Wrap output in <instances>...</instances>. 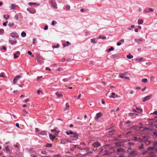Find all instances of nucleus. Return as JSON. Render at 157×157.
<instances>
[{
	"instance_id": "nucleus-16",
	"label": "nucleus",
	"mask_w": 157,
	"mask_h": 157,
	"mask_svg": "<svg viewBox=\"0 0 157 157\" xmlns=\"http://www.w3.org/2000/svg\"><path fill=\"white\" fill-rule=\"evenodd\" d=\"M135 41L137 43H139V41H141L142 42H143V38H139V39H134Z\"/></svg>"
},
{
	"instance_id": "nucleus-19",
	"label": "nucleus",
	"mask_w": 157,
	"mask_h": 157,
	"mask_svg": "<svg viewBox=\"0 0 157 157\" xmlns=\"http://www.w3.org/2000/svg\"><path fill=\"white\" fill-rule=\"evenodd\" d=\"M66 44H65L64 43L63 44V47H66V46H69V45H70L71 44V43H70L68 41H67L66 42Z\"/></svg>"
},
{
	"instance_id": "nucleus-34",
	"label": "nucleus",
	"mask_w": 157,
	"mask_h": 157,
	"mask_svg": "<svg viewBox=\"0 0 157 157\" xmlns=\"http://www.w3.org/2000/svg\"><path fill=\"white\" fill-rule=\"evenodd\" d=\"M15 5L13 4H11L10 6V9L11 10H14L15 9Z\"/></svg>"
},
{
	"instance_id": "nucleus-59",
	"label": "nucleus",
	"mask_w": 157,
	"mask_h": 157,
	"mask_svg": "<svg viewBox=\"0 0 157 157\" xmlns=\"http://www.w3.org/2000/svg\"><path fill=\"white\" fill-rule=\"evenodd\" d=\"M66 7L67 9L68 10H69L70 9V6L69 5H67Z\"/></svg>"
},
{
	"instance_id": "nucleus-7",
	"label": "nucleus",
	"mask_w": 157,
	"mask_h": 157,
	"mask_svg": "<svg viewBox=\"0 0 157 157\" xmlns=\"http://www.w3.org/2000/svg\"><path fill=\"white\" fill-rule=\"evenodd\" d=\"M119 77L122 78H125L126 79H129V77L126 76L125 75L122 74L119 75Z\"/></svg>"
},
{
	"instance_id": "nucleus-25",
	"label": "nucleus",
	"mask_w": 157,
	"mask_h": 157,
	"mask_svg": "<svg viewBox=\"0 0 157 157\" xmlns=\"http://www.w3.org/2000/svg\"><path fill=\"white\" fill-rule=\"evenodd\" d=\"M51 132H52L53 131L55 132L56 133H57V134H56V135L57 134H58L59 132V131L57 130L56 128H55L54 129H52L51 130Z\"/></svg>"
},
{
	"instance_id": "nucleus-18",
	"label": "nucleus",
	"mask_w": 157,
	"mask_h": 157,
	"mask_svg": "<svg viewBox=\"0 0 157 157\" xmlns=\"http://www.w3.org/2000/svg\"><path fill=\"white\" fill-rule=\"evenodd\" d=\"M28 4L29 5V6H31L32 5H35L37 6H39L40 5V3H37L35 2H29L28 3Z\"/></svg>"
},
{
	"instance_id": "nucleus-27",
	"label": "nucleus",
	"mask_w": 157,
	"mask_h": 157,
	"mask_svg": "<svg viewBox=\"0 0 157 157\" xmlns=\"http://www.w3.org/2000/svg\"><path fill=\"white\" fill-rule=\"evenodd\" d=\"M21 35L22 37H24L26 36V33L25 32L23 31L21 33Z\"/></svg>"
},
{
	"instance_id": "nucleus-42",
	"label": "nucleus",
	"mask_w": 157,
	"mask_h": 157,
	"mask_svg": "<svg viewBox=\"0 0 157 157\" xmlns=\"http://www.w3.org/2000/svg\"><path fill=\"white\" fill-rule=\"evenodd\" d=\"M82 150H84L86 151H89L90 148L89 147H86V148H84L83 149L82 148Z\"/></svg>"
},
{
	"instance_id": "nucleus-48",
	"label": "nucleus",
	"mask_w": 157,
	"mask_h": 157,
	"mask_svg": "<svg viewBox=\"0 0 157 157\" xmlns=\"http://www.w3.org/2000/svg\"><path fill=\"white\" fill-rule=\"evenodd\" d=\"M40 93L41 94H42V91H41V90H37V94H40Z\"/></svg>"
},
{
	"instance_id": "nucleus-47",
	"label": "nucleus",
	"mask_w": 157,
	"mask_h": 157,
	"mask_svg": "<svg viewBox=\"0 0 157 157\" xmlns=\"http://www.w3.org/2000/svg\"><path fill=\"white\" fill-rule=\"evenodd\" d=\"M147 153H148V151H145L143 152H142L141 153V154L142 155H146Z\"/></svg>"
},
{
	"instance_id": "nucleus-38",
	"label": "nucleus",
	"mask_w": 157,
	"mask_h": 157,
	"mask_svg": "<svg viewBox=\"0 0 157 157\" xmlns=\"http://www.w3.org/2000/svg\"><path fill=\"white\" fill-rule=\"evenodd\" d=\"M139 149H142L144 148V145L143 144H141L140 146L139 147Z\"/></svg>"
},
{
	"instance_id": "nucleus-60",
	"label": "nucleus",
	"mask_w": 157,
	"mask_h": 157,
	"mask_svg": "<svg viewBox=\"0 0 157 157\" xmlns=\"http://www.w3.org/2000/svg\"><path fill=\"white\" fill-rule=\"evenodd\" d=\"M49 3L52 6V5L53 4V2L52 0H51V1H49Z\"/></svg>"
},
{
	"instance_id": "nucleus-29",
	"label": "nucleus",
	"mask_w": 157,
	"mask_h": 157,
	"mask_svg": "<svg viewBox=\"0 0 157 157\" xmlns=\"http://www.w3.org/2000/svg\"><path fill=\"white\" fill-rule=\"evenodd\" d=\"M143 21L142 20H139L138 21V24L141 25L143 23Z\"/></svg>"
},
{
	"instance_id": "nucleus-63",
	"label": "nucleus",
	"mask_w": 157,
	"mask_h": 157,
	"mask_svg": "<svg viewBox=\"0 0 157 157\" xmlns=\"http://www.w3.org/2000/svg\"><path fill=\"white\" fill-rule=\"evenodd\" d=\"M48 25H47L46 26H45L44 29L45 30H47L48 29Z\"/></svg>"
},
{
	"instance_id": "nucleus-52",
	"label": "nucleus",
	"mask_w": 157,
	"mask_h": 157,
	"mask_svg": "<svg viewBox=\"0 0 157 157\" xmlns=\"http://www.w3.org/2000/svg\"><path fill=\"white\" fill-rule=\"evenodd\" d=\"M16 55V53L14 54V58L15 59H16L18 57V56Z\"/></svg>"
},
{
	"instance_id": "nucleus-2",
	"label": "nucleus",
	"mask_w": 157,
	"mask_h": 157,
	"mask_svg": "<svg viewBox=\"0 0 157 157\" xmlns=\"http://www.w3.org/2000/svg\"><path fill=\"white\" fill-rule=\"evenodd\" d=\"M101 144L98 141L94 142L92 144V146L95 147H97L100 146Z\"/></svg>"
},
{
	"instance_id": "nucleus-17",
	"label": "nucleus",
	"mask_w": 157,
	"mask_h": 157,
	"mask_svg": "<svg viewBox=\"0 0 157 157\" xmlns=\"http://www.w3.org/2000/svg\"><path fill=\"white\" fill-rule=\"evenodd\" d=\"M153 145L155 147V151L157 152V141L154 142L153 143Z\"/></svg>"
},
{
	"instance_id": "nucleus-21",
	"label": "nucleus",
	"mask_w": 157,
	"mask_h": 157,
	"mask_svg": "<svg viewBox=\"0 0 157 157\" xmlns=\"http://www.w3.org/2000/svg\"><path fill=\"white\" fill-rule=\"evenodd\" d=\"M73 148H77L78 149H80L82 150V148L81 147H79V146L78 145H73Z\"/></svg>"
},
{
	"instance_id": "nucleus-33",
	"label": "nucleus",
	"mask_w": 157,
	"mask_h": 157,
	"mask_svg": "<svg viewBox=\"0 0 157 157\" xmlns=\"http://www.w3.org/2000/svg\"><path fill=\"white\" fill-rule=\"evenodd\" d=\"M9 16L8 14L4 15V18L6 19L7 20L9 18Z\"/></svg>"
},
{
	"instance_id": "nucleus-37",
	"label": "nucleus",
	"mask_w": 157,
	"mask_h": 157,
	"mask_svg": "<svg viewBox=\"0 0 157 157\" xmlns=\"http://www.w3.org/2000/svg\"><path fill=\"white\" fill-rule=\"evenodd\" d=\"M45 146L47 147H51L52 146V145L51 144H47Z\"/></svg>"
},
{
	"instance_id": "nucleus-30",
	"label": "nucleus",
	"mask_w": 157,
	"mask_h": 157,
	"mask_svg": "<svg viewBox=\"0 0 157 157\" xmlns=\"http://www.w3.org/2000/svg\"><path fill=\"white\" fill-rule=\"evenodd\" d=\"M66 133L67 135H69V134H72L73 133H74V132L72 131H70L69 132L68 131H67L66 132Z\"/></svg>"
},
{
	"instance_id": "nucleus-56",
	"label": "nucleus",
	"mask_w": 157,
	"mask_h": 157,
	"mask_svg": "<svg viewBox=\"0 0 157 157\" xmlns=\"http://www.w3.org/2000/svg\"><path fill=\"white\" fill-rule=\"evenodd\" d=\"M13 146L17 148V149L18 150L19 147L17 145V144H14L13 145Z\"/></svg>"
},
{
	"instance_id": "nucleus-54",
	"label": "nucleus",
	"mask_w": 157,
	"mask_h": 157,
	"mask_svg": "<svg viewBox=\"0 0 157 157\" xmlns=\"http://www.w3.org/2000/svg\"><path fill=\"white\" fill-rule=\"evenodd\" d=\"M148 9L149 10V11H150V12H153L154 11V9L152 8H149Z\"/></svg>"
},
{
	"instance_id": "nucleus-57",
	"label": "nucleus",
	"mask_w": 157,
	"mask_h": 157,
	"mask_svg": "<svg viewBox=\"0 0 157 157\" xmlns=\"http://www.w3.org/2000/svg\"><path fill=\"white\" fill-rule=\"evenodd\" d=\"M60 156V155L59 154H57V155H54L53 156L51 157H59Z\"/></svg>"
},
{
	"instance_id": "nucleus-43",
	"label": "nucleus",
	"mask_w": 157,
	"mask_h": 157,
	"mask_svg": "<svg viewBox=\"0 0 157 157\" xmlns=\"http://www.w3.org/2000/svg\"><path fill=\"white\" fill-rule=\"evenodd\" d=\"M59 46V44H57V45H53L52 46V47L53 48H58Z\"/></svg>"
},
{
	"instance_id": "nucleus-28",
	"label": "nucleus",
	"mask_w": 157,
	"mask_h": 157,
	"mask_svg": "<svg viewBox=\"0 0 157 157\" xmlns=\"http://www.w3.org/2000/svg\"><path fill=\"white\" fill-rule=\"evenodd\" d=\"M69 107V105L68 103H66V107L65 109L64 110V111L67 110Z\"/></svg>"
},
{
	"instance_id": "nucleus-51",
	"label": "nucleus",
	"mask_w": 157,
	"mask_h": 157,
	"mask_svg": "<svg viewBox=\"0 0 157 157\" xmlns=\"http://www.w3.org/2000/svg\"><path fill=\"white\" fill-rule=\"evenodd\" d=\"M106 38V37L105 36H99V39L101 38L103 39H105Z\"/></svg>"
},
{
	"instance_id": "nucleus-13",
	"label": "nucleus",
	"mask_w": 157,
	"mask_h": 157,
	"mask_svg": "<svg viewBox=\"0 0 157 157\" xmlns=\"http://www.w3.org/2000/svg\"><path fill=\"white\" fill-rule=\"evenodd\" d=\"M115 130L113 129L108 130L107 132L109 133L110 135L113 134L115 132Z\"/></svg>"
},
{
	"instance_id": "nucleus-4",
	"label": "nucleus",
	"mask_w": 157,
	"mask_h": 157,
	"mask_svg": "<svg viewBox=\"0 0 157 157\" xmlns=\"http://www.w3.org/2000/svg\"><path fill=\"white\" fill-rule=\"evenodd\" d=\"M152 96V95H149L146 96L144 98L143 101V102H145L147 100H150L151 99Z\"/></svg>"
},
{
	"instance_id": "nucleus-61",
	"label": "nucleus",
	"mask_w": 157,
	"mask_h": 157,
	"mask_svg": "<svg viewBox=\"0 0 157 157\" xmlns=\"http://www.w3.org/2000/svg\"><path fill=\"white\" fill-rule=\"evenodd\" d=\"M14 18L17 20L18 19V15H15V16L14 17Z\"/></svg>"
},
{
	"instance_id": "nucleus-55",
	"label": "nucleus",
	"mask_w": 157,
	"mask_h": 157,
	"mask_svg": "<svg viewBox=\"0 0 157 157\" xmlns=\"http://www.w3.org/2000/svg\"><path fill=\"white\" fill-rule=\"evenodd\" d=\"M41 153L42 154H44V155H46L47 154L46 152L45 151H41Z\"/></svg>"
},
{
	"instance_id": "nucleus-11",
	"label": "nucleus",
	"mask_w": 157,
	"mask_h": 157,
	"mask_svg": "<svg viewBox=\"0 0 157 157\" xmlns=\"http://www.w3.org/2000/svg\"><path fill=\"white\" fill-rule=\"evenodd\" d=\"M72 135H73V137L74 138H75L74 139H73V140H77V139H78V134L74 132V133L72 134Z\"/></svg>"
},
{
	"instance_id": "nucleus-3",
	"label": "nucleus",
	"mask_w": 157,
	"mask_h": 157,
	"mask_svg": "<svg viewBox=\"0 0 157 157\" xmlns=\"http://www.w3.org/2000/svg\"><path fill=\"white\" fill-rule=\"evenodd\" d=\"M21 76L20 75L16 76L14 78L13 80V84H15L17 82L18 79L21 78Z\"/></svg>"
},
{
	"instance_id": "nucleus-58",
	"label": "nucleus",
	"mask_w": 157,
	"mask_h": 157,
	"mask_svg": "<svg viewBox=\"0 0 157 157\" xmlns=\"http://www.w3.org/2000/svg\"><path fill=\"white\" fill-rule=\"evenodd\" d=\"M52 6L55 9H57V7L56 6V5L53 4L52 5Z\"/></svg>"
},
{
	"instance_id": "nucleus-41",
	"label": "nucleus",
	"mask_w": 157,
	"mask_h": 157,
	"mask_svg": "<svg viewBox=\"0 0 157 157\" xmlns=\"http://www.w3.org/2000/svg\"><path fill=\"white\" fill-rule=\"evenodd\" d=\"M111 94H112V95L110 96V97L112 98H115L114 96L115 95V93L113 92H112V93Z\"/></svg>"
},
{
	"instance_id": "nucleus-53",
	"label": "nucleus",
	"mask_w": 157,
	"mask_h": 157,
	"mask_svg": "<svg viewBox=\"0 0 157 157\" xmlns=\"http://www.w3.org/2000/svg\"><path fill=\"white\" fill-rule=\"evenodd\" d=\"M23 115L24 116H25V115H24V113H27V111H26V110H23Z\"/></svg>"
},
{
	"instance_id": "nucleus-46",
	"label": "nucleus",
	"mask_w": 157,
	"mask_h": 157,
	"mask_svg": "<svg viewBox=\"0 0 157 157\" xmlns=\"http://www.w3.org/2000/svg\"><path fill=\"white\" fill-rule=\"evenodd\" d=\"M5 149L7 152H9L10 151L9 147L8 146H6L5 147Z\"/></svg>"
},
{
	"instance_id": "nucleus-26",
	"label": "nucleus",
	"mask_w": 157,
	"mask_h": 157,
	"mask_svg": "<svg viewBox=\"0 0 157 157\" xmlns=\"http://www.w3.org/2000/svg\"><path fill=\"white\" fill-rule=\"evenodd\" d=\"M133 57V56L131 55L130 54H129L127 56V58L128 59H131Z\"/></svg>"
},
{
	"instance_id": "nucleus-45",
	"label": "nucleus",
	"mask_w": 157,
	"mask_h": 157,
	"mask_svg": "<svg viewBox=\"0 0 157 157\" xmlns=\"http://www.w3.org/2000/svg\"><path fill=\"white\" fill-rule=\"evenodd\" d=\"M57 23V22L55 21H52V25H55Z\"/></svg>"
},
{
	"instance_id": "nucleus-49",
	"label": "nucleus",
	"mask_w": 157,
	"mask_h": 157,
	"mask_svg": "<svg viewBox=\"0 0 157 157\" xmlns=\"http://www.w3.org/2000/svg\"><path fill=\"white\" fill-rule=\"evenodd\" d=\"M36 11L35 10H34L33 11H31L30 12V13H32V14H34V13H36Z\"/></svg>"
},
{
	"instance_id": "nucleus-6",
	"label": "nucleus",
	"mask_w": 157,
	"mask_h": 157,
	"mask_svg": "<svg viewBox=\"0 0 157 157\" xmlns=\"http://www.w3.org/2000/svg\"><path fill=\"white\" fill-rule=\"evenodd\" d=\"M130 155L135 156L138 155V152L136 151L133 150L130 153Z\"/></svg>"
},
{
	"instance_id": "nucleus-35",
	"label": "nucleus",
	"mask_w": 157,
	"mask_h": 157,
	"mask_svg": "<svg viewBox=\"0 0 157 157\" xmlns=\"http://www.w3.org/2000/svg\"><path fill=\"white\" fill-rule=\"evenodd\" d=\"M142 82L144 83H146L147 82V78H143L142 79Z\"/></svg>"
},
{
	"instance_id": "nucleus-24",
	"label": "nucleus",
	"mask_w": 157,
	"mask_h": 157,
	"mask_svg": "<svg viewBox=\"0 0 157 157\" xmlns=\"http://www.w3.org/2000/svg\"><path fill=\"white\" fill-rule=\"evenodd\" d=\"M147 149L148 150H155V147L154 146L153 147H149L147 148Z\"/></svg>"
},
{
	"instance_id": "nucleus-32",
	"label": "nucleus",
	"mask_w": 157,
	"mask_h": 157,
	"mask_svg": "<svg viewBox=\"0 0 157 157\" xmlns=\"http://www.w3.org/2000/svg\"><path fill=\"white\" fill-rule=\"evenodd\" d=\"M113 50L114 48L112 47H111L109 49L107 50V51L108 52H109Z\"/></svg>"
},
{
	"instance_id": "nucleus-39",
	"label": "nucleus",
	"mask_w": 157,
	"mask_h": 157,
	"mask_svg": "<svg viewBox=\"0 0 157 157\" xmlns=\"http://www.w3.org/2000/svg\"><path fill=\"white\" fill-rule=\"evenodd\" d=\"M8 25L10 27H12L14 25V23H10V22L8 24Z\"/></svg>"
},
{
	"instance_id": "nucleus-8",
	"label": "nucleus",
	"mask_w": 157,
	"mask_h": 157,
	"mask_svg": "<svg viewBox=\"0 0 157 157\" xmlns=\"http://www.w3.org/2000/svg\"><path fill=\"white\" fill-rule=\"evenodd\" d=\"M68 143V141L66 139H62L60 140V144H66Z\"/></svg>"
},
{
	"instance_id": "nucleus-20",
	"label": "nucleus",
	"mask_w": 157,
	"mask_h": 157,
	"mask_svg": "<svg viewBox=\"0 0 157 157\" xmlns=\"http://www.w3.org/2000/svg\"><path fill=\"white\" fill-rule=\"evenodd\" d=\"M145 59H144L143 58H141L140 59L136 58V60L138 61L139 62H142L145 61Z\"/></svg>"
},
{
	"instance_id": "nucleus-62",
	"label": "nucleus",
	"mask_w": 157,
	"mask_h": 157,
	"mask_svg": "<svg viewBox=\"0 0 157 157\" xmlns=\"http://www.w3.org/2000/svg\"><path fill=\"white\" fill-rule=\"evenodd\" d=\"M144 13H150V11H147L145 10H144L143 11Z\"/></svg>"
},
{
	"instance_id": "nucleus-36",
	"label": "nucleus",
	"mask_w": 157,
	"mask_h": 157,
	"mask_svg": "<svg viewBox=\"0 0 157 157\" xmlns=\"http://www.w3.org/2000/svg\"><path fill=\"white\" fill-rule=\"evenodd\" d=\"M155 154V152L154 151H151V152H150L149 153V155L150 156H153L152 155V154Z\"/></svg>"
},
{
	"instance_id": "nucleus-31",
	"label": "nucleus",
	"mask_w": 157,
	"mask_h": 157,
	"mask_svg": "<svg viewBox=\"0 0 157 157\" xmlns=\"http://www.w3.org/2000/svg\"><path fill=\"white\" fill-rule=\"evenodd\" d=\"M91 43L94 44H96V41L95 40V39L94 38H92L91 39Z\"/></svg>"
},
{
	"instance_id": "nucleus-40",
	"label": "nucleus",
	"mask_w": 157,
	"mask_h": 157,
	"mask_svg": "<svg viewBox=\"0 0 157 157\" xmlns=\"http://www.w3.org/2000/svg\"><path fill=\"white\" fill-rule=\"evenodd\" d=\"M4 32V29H0V35L2 34Z\"/></svg>"
},
{
	"instance_id": "nucleus-10",
	"label": "nucleus",
	"mask_w": 157,
	"mask_h": 157,
	"mask_svg": "<svg viewBox=\"0 0 157 157\" xmlns=\"http://www.w3.org/2000/svg\"><path fill=\"white\" fill-rule=\"evenodd\" d=\"M133 140H135V141H137L138 142H143L144 141L142 140L141 139L139 138H137L136 137H135L134 138Z\"/></svg>"
},
{
	"instance_id": "nucleus-5",
	"label": "nucleus",
	"mask_w": 157,
	"mask_h": 157,
	"mask_svg": "<svg viewBox=\"0 0 157 157\" xmlns=\"http://www.w3.org/2000/svg\"><path fill=\"white\" fill-rule=\"evenodd\" d=\"M134 108H135L136 110V112L138 113H140L142 112L143 110L142 109H140L139 107H137L136 105H134L133 106Z\"/></svg>"
},
{
	"instance_id": "nucleus-12",
	"label": "nucleus",
	"mask_w": 157,
	"mask_h": 157,
	"mask_svg": "<svg viewBox=\"0 0 157 157\" xmlns=\"http://www.w3.org/2000/svg\"><path fill=\"white\" fill-rule=\"evenodd\" d=\"M102 116V114L101 113H97L95 117V120H98V118Z\"/></svg>"
},
{
	"instance_id": "nucleus-1",
	"label": "nucleus",
	"mask_w": 157,
	"mask_h": 157,
	"mask_svg": "<svg viewBox=\"0 0 157 157\" xmlns=\"http://www.w3.org/2000/svg\"><path fill=\"white\" fill-rule=\"evenodd\" d=\"M98 154L101 155H107L108 153V151L106 150L104 147H102L98 150Z\"/></svg>"
},
{
	"instance_id": "nucleus-14",
	"label": "nucleus",
	"mask_w": 157,
	"mask_h": 157,
	"mask_svg": "<svg viewBox=\"0 0 157 157\" xmlns=\"http://www.w3.org/2000/svg\"><path fill=\"white\" fill-rule=\"evenodd\" d=\"M138 115V114H135L133 113H129V116L131 117L132 118H135L136 116Z\"/></svg>"
},
{
	"instance_id": "nucleus-50",
	"label": "nucleus",
	"mask_w": 157,
	"mask_h": 157,
	"mask_svg": "<svg viewBox=\"0 0 157 157\" xmlns=\"http://www.w3.org/2000/svg\"><path fill=\"white\" fill-rule=\"evenodd\" d=\"M80 145H82V146H84L86 145V144H85L84 142H81L80 143Z\"/></svg>"
},
{
	"instance_id": "nucleus-9",
	"label": "nucleus",
	"mask_w": 157,
	"mask_h": 157,
	"mask_svg": "<svg viewBox=\"0 0 157 157\" xmlns=\"http://www.w3.org/2000/svg\"><path fill=\"white\" fill-rule=\"evenodd\" d=\"M11 36L12 37L18 38V35L17 34L15 33H13L11 34Z\"/></svg>"
},
{
	"instance_id": "nucleus-44",
	"label": "nucleus",
	"mask_w": 157,
	"mask_h": 157,
	"mask_svg": "<svg viewBox=\"0 0 157 157\" xmlns=\"http://www.w3.org/2000/svg\"><path fill=\"white\" fill-rule=\"evenodd\" d=\"M0 77L5 78V76H4V73H2L0 74Z\"/></svg>"
},
{
	"instance_id": "nucleus-64",
	"label": "nucleus",
	"mask_w": 157,
	"mask_h": 157,
	"mask_svg": "<svg viewBox=\"0 0 157 157\" xmlns=\"http://www.w3.org/2000/svg\"><path fill=\"white\" fill-rule=\"evenodd\" d=\"M153 134L156 136H157V132H154Z\"/></svg>"
},
{
	"instance_id": "nucleus-22",
	"label": "nucleus",
	"mask_w": 157,
	"mask_h": 157,
	"mask_svg": "<svg viewBox=\"0 0 157 157\" xmlns=\"http://www.w3.org/2000/svg\"><path fill=\"white\" fill-rule=\"evenodd\" d=\"M9 42L11 44L13 45L14 44H16L17 43V41L16 40H9Z\"/></svg>"
},
{
	"instance_id": "nucleus-15",
	"label": "nucleus",
	"mask_w": 157,
	"mask_h": 157,
	"mask_svg": "<svg viewBox=\"0 0 157 157\" xmlns=\"http://www.w3.org/2000/svg\"><path fill=\"white\" fill-rule=\"evenodd\" d=\"M56 134L53 135L51 134H50L49 135L50 139L51 140H52L53 139L55 138L56 136Z\"/></svg>"
},
{
	"instance_id": "nucleus-23",
	"label": "nucleus",
	"mask_w": 157,
	"mask_h": 157,
	"mask_svg": "<svg viewBox=\"0 0 157 157\" xmlns=\"http://www.w3.org/2000/svg\"><path fill=\"white\" fill-rule=\"evenodd\" d=\"M56 94L58 97H63L62 94L60 92H56Z\"/></svg>"
}]
</instances>
